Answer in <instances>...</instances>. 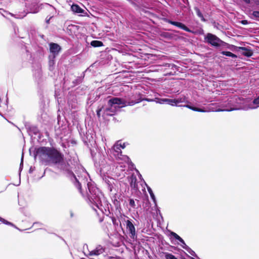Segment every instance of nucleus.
<instances>
[{"mask_svg":"<svg viewBox=\"0 0 259 259\" xmlns=\"http://www.w3.org/2000/svg\"><path fill=\"white\" fill-rule=\"evenodd\" d=\"M249 98H244L237 96L223 97L219 103L220 108L215 111H232L234 110L255 109L259 107V95L250 103Z\"/></svg>","mask_w":259,"mask_h":259,"instance_id":"obj_1","label":"nucleus"},{"mask_svg":"<svg viewBox=\"0 0 259 259\" xmlns=\"http://www.w3.org/2000/svg\"><path fill=\"white\" fill-rule=\"evenodd\" d=\"M33 154L34 159L38 156L41 161L53 164H57L64 158L63 154L53 147H39L35 149Z\"/></svg>","mask_w":259,"mask_h":259,"instance_id":"obj_2","label":"nucleus"},{"mask_svg":"<svg viewBox=\"0 0 259 259\" xmlns=\"http://www.w3.org/2000/svg\"><path fill=\"white\" fill-rule=\"evenodd\" d=\"M108 107L98 108L96 110L97 116L99 118L101 112H103V116H113L121 108L125 107L126 102L123 99L118 97H111L107 102Z\"/></svg>","mask_w":259,"mask_h":259,"instance_id":"obj_3","label":"nucleus"},{"mask_svg":"<svg viewBox=\"0 0 259 259\" xmlns=\"http://www.w3.org/2000/svg\"><path fill=\"white\" fill-rule=\"evenodd\" d=\"M57 168L63 171L67 175L74 186L78 189L79 192L82 194L81 183L83 181L85 183L84 179L82 176H78L77 177L70 169V165L64 161V159L59 163L56 164Z\"/></svg>","mask_w":259,"mask_h":259,"instance_id":"obj_4","label":"nucleus"},{"mask_svg":"<svg viewBox=\"0 0 259 259\" xmlns=\"http://www.w3.org/2000/svg\"><path fill=\"white\" fill-rule=\"evenodd\" d=\"M204 41L212 47L218 48L221 47H225L227 43L221 40L214 34L211 33H206L204 37Z\"/></svg>","mask_w":259,"mask_h":259,"instance_id":"obj_5","label":"nucleus"},{"mask_svg":"<svg viewBox=\"0 0 259 259\" xmlns=\"http://www.w3.org/2000/svg\"><path fill=\"white\" fill-rule=\"evenodd\" d=\"M163 20L164 22H165L166 23H168L172 25H174L181 29H183L187 32H190L193 34H195V35H203L204 34V30L202 28H200L199 29H196L195 30H191L190 28H189L188 27H187L185 24H184V23H183L182 22L174 21L171 20L170 19H168L167 18H164Z\"/></svg>","mask_w":259,"mask_h":259,"instance_id":"obj_6","label":"nucleus"},{"mask_svg":"<svg viewBox=\"0 0 259 259\" xmlns=\"http://www.w3.org/2000/svg\"><path fill=\"white\" fill-rule=\"evenodd\" d=\"M176 100V104H177V107H182V105H179V103H187V98L184 95H181L179 97H178L177 99H175ZM183 107H187L190 109H191L193 111H197V112H206V110H205L204 109L195 107L194 106H191L189 105H183Z\"/></svg>","mask_w":259,"mask_h":259,"instance_id":"obj_7","label":"nucleus"},{"mask_svg":"<svg viewBox=\"0 0 259 259\" xmlns=\"http://www.w3.org/2000/svg\"><path fill=\"white\" fill-rule=\"evenodd\" d=\"M58 125L55 126V132L56 136L61 138V136L65 133L66 130V124L63 120H61L60 115H58Z\"/></svg>","mask_w":259,"mask_h":259,"instance_id":"obj_8","label":"nucleus"},{"mask_svg":"<svg viewBox=\"0 0 259 259\" xmlns=\"http://www.w3.org/2000/svg\"><path fill=\"white\" fill-rule=\"evenodd\" d=\"M80 135L83 143L88 148H91V147L93 146L95 143V141L94 140V134L92 132H90L89 131H88L85 134H83V135H82L80 133Z\"/></svg>","mask_w":259,"mask_h":259,"instance_id":"obj_9","label":"nucleus"},{"mask_svg":"<svg viewBox=\"0 0 259 259\" xmlns=\"http://www.w3.org/2000/svg\"><path fill=\"white\" fill-rule=\"evenodd\" d=\"M83 179H84L85 184L83 181L82 183H81V185L82 184L87 185L88 189L89 192L90 193V194H98V192H99V190L95 185V184L92 182H88V179L86 178L85 176L83 177Z\"/></svg>","mask_w":259,"mask_h":259,"instance_id":"obj_10","label":"nucleus"},{"mask_svg":"<svg viewBox=\"0 0 259 259\" xmlns=\"http://www.w3.org/2000/svg\"><path fill=\"white\" fill-rule=\"evenodd\" d=\"M50 52L52 54L50 56L57 57L61 52V47L57 43L50 42L49 44Z\"/></svg>","mask_w":259,"mask_h":259,"instance_id":"obj_11","label":"nucleus"},{"mask_svg":"<svg viewBox=\"0 0 259 259\" xmlns=\"http://www.w3.org/2000/svg\"><path fill=\"white\" fill-rule=\"evenodd\" d=\"M26 7L29 13H33L35 14L39 12V7L38 6V4L34 1L31 3H30L28 1L26 3Z\"/></svg>","mask_w":259,"mask_h":259,"instance_id":"obj_12","label":"nucleus"},{"mask_svg":"<svg viewBox=\"0 0 259 259\" xmlns=\"http://www.w3.org/2000/svg\"><path fill=\"white\" fill-rule=\"evenodd\" d=\"M126 229L129 232L130 237L134 239L136 237L135 227L133 223L130 220L126 221Z\"/></svg>","mask_w":259,"mask_h":259,"instance_id":"obj_13","label":"nucleus"},{"mask_svg":"<svg viewBox=\"0 0 259 259\" xmlns=\"http://www.w3.org/2000/svg\"><path fill=\"white\" fill-rule=\"evenodd\" d=\"M71 11L75 14H81V16H85L87 13L79 5L73 4L71 6Z\"/></svg>","mask_w":259,"mask_h":259,"instance_id":"obj_14","label":"nucleus"},{"mask_svg":"<svg viewBox=\"0 0 259 259\" xmlns=\"http://www.w3.org/2000/svg\"><path fill=\"white\" fill-rule=\"evenodd\" d=\"M130 186L132 189L134 190L132 192V194L135 193H136L138 189V183L136 177L134 175H132L130 178Z\"/></svg>","mask_w":259,"mask_h":259,"instance_id":"obj_15","label":"nucleus"},{"mask_svg":"<svg viewBox=\"0 0 259 259\" xmlns=\"http://www.w3.org/2000/svg\"><path fill=\"white\" fill-rule=\"evenodd\" d=\"M25 127L30 135H34L36 136L39 133V130L35 125L28 124L25 125Z\"/></svg>","mask_w":259,"mask_h":259,"instance_id":"obj_16","label":"nucleus"},{"mask_svg":"<svg viewBox=\"0 0 259 259\" xmlns=\"http://www.w3.org/2000/svg\"><path fill=\"white\" fill-rule=\"evenodd\" d=\"M105 252V248L101 245H99L96 247L95 249L90 251V255H99L103 254Z\"/></svg>","mask_w":259,"mask_h":259,"instance_id":"obj_17","label":"nucleus"},{"mask_svg":"<svg viewBox=\"0 0 259 259\" xmlns=\"http://www.w3.org/2000/svg\"><path fill=\"white\" fill-rule=\"evenodd\" d=\"M118 142H119V141H118L114 145L112 150L113 155L120 158V156H122V151L120 147L118 146Z\"/></svg>","mask_w":259,"mask_h":259,"instance_id":"obj_18","label":"nucleus"},{"mask_svg":"<svg viewBox=\"0 0 259 259\" xmlns=\"http://www.w3.org/2000/svg\"><path fill=\"white\" fill-rule=\"evenodd\" d=\"M141 96V95L139 94V98L136 101H132L128 103V105L130 106H132L136 103H139L142 101H146L148 102L154 101V99H149V98H142Z\"/></svg>","mask_w":259,"mask_h":259,"instance_id":"obj_19","label":"nucleus"},{"mask_svg":"<svg viewBox=\"0 0 259 259\" xmlns=\"http://www.w3.org/2000/svg\"><path fill=\"white\" fill-rule=\"evenodd\" d=\"M240 51H244L242 53V55L247 57H250L253 55V52L251 50L247 48L241 47L238 48Z\"/></svg>","mask_w":259,"mask_h":259,"instance_id":"obj_20","label":"nucleus"},{"mask_svg":"<svg viewBox=\"0 0 259 259\" xmlns=\"http://www.w3.org/2000/svg\"><path fill=\"white\" fill-rule=\"evenodd\" d=\"M56 57L52 56H49V69L51 71L54 69Z\"/></svg>","mask_w":259,"mask_h":259,"instance_id":"obj_21","label":"nucleus"},{"mask_svg":"<svg viewBox=\"0 0 259 259\" xmlns=\"http://www.w3.org/2000/svg\"><path fill=\"white\" fill-rule=\"evenodd\" d=\"M197 16L200 19L201 21L204 22L207 21V19H206L200 10L197 7H194V8Z\"/></svg>","mask_w":259,"mask_h":259,"instance_id":"obj_22","label":"nucleus"},{"mask_svg":"<svg viewBox=\"0 0 259 259\" xmlns=\"http://www.w3.org/2000/svg\"><path fill=\"white\" fill-rule=\"evenodd\" d=\"M104 181L105 187L108 190L109 192H111L113 188V185L111 183L107 178L103 179Z\"/></svg>","mask_w":259,"mask_h":259,"instance_id":"obj_23","label":"nucleus"},{"mask_svg":"<svg viewBox=\"0 0 259 259\" xmlns=\"http://www.w3.org/2000/svg\"><path fill=\"white\" fill-rule=\"evenodd\" d=\"M87 88L85 86H80L75 90V94L81 95L85 94Z\"/></svg>","mask_w":259,"mask_h":259,"instance_id":"obj_24","label":"nucleus"},{"mask_svg":"<svg viewBox=\"0 0 259 259\" xmlns=\"http://www.w3.org/2000/svg\"><path fill=\"white\" fill-rule=\"evenodd\" d=\"M90 45L94 48L100 47L104 46L103 42L102 41L98 40H92L91 42Z\"/></svg>","mask_w":259,"mask_h":259,"instance_id":"obj_25","label":"nucleus"},{"mask_svg":"<svg viewBox=\"0 0 259 259\" xmlns=\"http://www.w3.org/2000/svg\"><path fill=\"white\" fill-rule=\"evenodd\" d=\"M33 75L35 78L39 79L41 76V70L39 65H38L37 68L33 72Z\"/></svg>","mask_w":259,"mask_h":259,"instance_id":"obj_26","label":"nucleus"},{"mask_svg":"<svg viewBox=\"0 0 259 259\" xmlns=\"http://www.w3.org/2000/svg\"><path fill=\"white\" fill-rule=\"evenodd\" d=\"M7 103H8V99H7L6 103H3L1 101V99H0V115L2 116V117H4V116L1 112V110H5L7 109V108H8Z\"/></svg>","mask_w":259,"mask_h":259,"instance_id":"obj_27","label":"nucleus"},{"mask_svg":"<svg viewBox=\"0 0 259 259\" xmlns=\"http://www.w3.org/2000/svg\"><path fill=\"white\" fill-rule=\"evenodd\" d=\"M175 99H166L165 104L169 105L172 106H177Z\"/></svg>","mask_w":259,"mask_h":259,"instance_id":"obj_28","label":"nucleus"},{"mask_svg":"<svg viewBox=\"0 0 259 259\" xmlns=\"http://www.w3.org/2000/svg\"><path fill=\"white\" fill-rule=\"evenodd\" d=\"M221 54L223 55L230 57L232 58H236L237 57L236 55L229 51H222Z\"/></svg>","mask_w":259,"mask_h":259,"instance_id":"obj_29","label":"nucleus"},{"mask_svg":"<svg viewBox=\"0 0 259 259\" xmlns=\"http://www.w3.org/2000/svg\"><path fill=\"white\" fill-rule=\"evenodd\" d=\"M250 17L252 19L259 21V11H253Z\"/></svg>","mask_w":259,"mask_h":259,"instance_id":"obj_30","label":"nucleus"},{"mask_svg":"<svg viewBox=\"0 0 259 259\" xmlns=\"http://www.w3.org/2000/svg\"><path fill=\"white\" fill-rule=\"evenodd\" d=\"M84 76H78L74 80L72 81V83L74 85H76L81 83L83 79Z\"/></svg>","mask_w":259,"mask_h":259,"instance_id":"obj_31","label":"nucleus"},{"mask_svg":"<svg viewBox=\"0 0 259 259\" xmlns=\"http://www.w3.org/2000/svg\"><path fill=\"white\" fill-rule=\"evenodd\" d=\"M164 67L172 69L173 70H178V67L174 64H170V63H166L164 65Z\"/></svg>","mask_w":259,"mask_h":259,"instance_id":"obj_32","label":"nucleus"},{"mask_svg":"<svg viewBox=\"0 0 259 259\" xmlns=\"http://www.w3.org/2000/svg\"><path fill=\"white\" fill-rule=\"evenodd\" d=\"M225 47H226L228 49H229L233 51H240V50H239V49H238V48H239L240 47H237L236 46H234L233 45H229L228 44H227V45Z\"/></svg>","mask_w":259,"mask_h":259,"instance_id":"obj_33","label":"nucleus"},{"mask_svg":"<svg viewBox=\"0 0 259 259\" xmlns=\"http://www.w3.org/2000/svg\"><path fill=\"white\" fill-rule=\"evenodd\" d=\"M166 98H155L154 99V101L156 103H159L160 104H165Z\"/></svg>","mask_w":259,"mask_h":259,"instance_id":"obj_34","label":"nucleus"},{"mask_svg":"<svg viewBox=\"0 0 259 259\" xmlns=\"http://www.w3.org/2000/svg\"><path fill=\"white\" fill-rule=\"evenodd\" d=\"M170 234L172 236H173L176 240H179L180 242L183 241V239L179 236L177 233L174 232H171Z\"/></svg>","mask_w":259,"mask_h":259,"instance_id":"obj_35","label":"nucleus"},{"mask_svg":"<svg viewBox=\"0 0 259 259\" xmlns=\"http://www.w3.org/2000/svg\"><path fill=\"white\" fill-rule=\"evenodd\" d=\"M165 258L166 259H178L173 254L167 252L165 253Z\"/></svg>","mask_w":259,"mask_h":259,"instance_id":"obj_36","label":"nucleus"},{"mask_svg":"<svg viewBox=\"0 0 259 259\" xmlns=\"http://www.w3.org/2000/svg\"><path fill=\"white\" fill-rule=\"evenodd\" d=\"M180 242L182 243L181 246L184 249H186L187 251H189V250H191V248L186 244V243L184 240H183V241H182Z\"/></svg>","mask_w":259,"mask_h":259,"instance_id":"obj_37","label":"nucleus"},{"mask_svg":"<svg viewBox=\"0 0 259 259\" xmlns=\"http://www.w3.org/2000/svg\"><path fill=\"white\" fill-rule=\"evenodd\" d=\"M127 158L128 159V160H130L129 162H128V166H129V167L131 168V169H135V164L132 162V161L130 159V158L127 157Z\"/></svg>","mask_w":259,"mask_h":259,"instance_id":"obj_38","label":"nucleus"},{"mask_svg":"<svg viewBox=\"0 0 259 259\" xmlns=\"http://www.w3.org/2000/svg\"><path fill=\"white\" fill-rule=\"evenodd\" d=\"M27 13H25V12L21 13V14L18 15L17 18H20V19H22L26 16Z\"/></svg>","mask_w":259,"mask_h":259,"instance_id":"obj_39","label":"nucleus"},{"mask_svg":"<svg viewBox=\"0 0 259 259\" xmlns=\"http://www.w3.org/2000/svg\"><path fill=\"white\" fill-rule=\"evenodd\" d=\"M23 157H24L23 154H22L21 158V162H20V167H19V171H21L22 169L23 165Z\"/></svg>","mask_w":259,"mask_h":259,"instance_id":"obj_40","label":"nucleus"},{"mask_svg":"<svg viewBox=\"0 0 259 259\" xmlns=\"http://www.w3.org/2000/svg\"><path fill=\"white\" fill-rule=\"evenodd\" d=\"M145 184L147 188V190H148V191L149 194H154L152 189L149 186H148L145 183Z\"/></svg>","mask_w":259,"mask_h":259,"instance_id":"obj_41","label":"nucleus"},{"mask_svg":"<svg viewBox=\"0 0 259 259\" xmlns=\"http://www.w3.org/2000/svg\"><path fill=\"white\" fill-rule=\"evenodd\" d=\"M129 204H130V206H131L132 207H135V201L134 200V199H131L130 200Z\"/></svg>","mask_w":259,"mask_h":259,"instance_id":"obj_42","label":"nucleus"},{"mask_svg":"<svg viewBox=\"0 0 259 259\" xmlns=\"http://www.w3.org/2000/svg\"><path fill=\"white\" fill-rule=\"evenodd\" d=\"M118 146L119 147H120V148L124 149L125 147V143H123L122 144L121 143H120L119 142H118Z\"/></svg>","mask_w":259,"mask_h":259,"instance_id":"obj_43","label":"nucleus"},{"mask_svg":"<svg viewBox=\"0 0 259 259\" xmlns=\"http://www.w3.org/2000/svg\"><path fill=\"white\" fill-rule=\"evenodd\" d=\"M240 23L243 25H247L249 24V22L247 20H242Z\"/></svg>","mask_w":259,"mask_h":259,"instance_id":"obj_44","label":"nucleus"},{"mask_svg":"<svg viewBox=\"0 0 259 259\" xmlns=\"http://www.w3.org/2000/svg\"><path fill=\"white\" fill-rule=\"evenodd\" d=\"M53 16H50L49 18L48 17H47L46 18V23L49 24L50 23V21L53 18Z\"/></svg>","mask_w":259,"mask_h":259,"instance_id":"obj_45","label":"nucleus"},{"mask_svg":"<svg viewBox=\"0 0 259 259\" xmlns=\"http://www.w3.org/2000/svg\"><path fill=\"white\" fill-rule=\"evenodd\" d=\"M256 6H259V0H252Z\"/></svg>","mask_w":259,"mask_h":259,"instance_id":"obj_46","label":"nucleus"},{"mask_svg":"<svg viewBox=\"0 0 259 259\" xmlns=\"http://www.w3.org/2000/svg\"><path fill=\"white\" fill-rule=\"evenodd\" d=\"M4 223L5 224H7V225H12V224L11 223L7 221V220H5V221H4Z\"/></svg>","mask_w":259,"mask_h":259,"instance_id":"obj_47","label":"nucleus"},{"mask_svg":"<svg viewBox=\"0 0 259 259\" xmlns=\"http://www.w3.org/2000/svg\"><path fill=\"white\" fill-rule=\"evenodd\" d=\"M192 255H194L195 252L191 249V250H189L188 251Z\"/></svg>","mask_w":259,"mask_h":259,"instance_id":"obj_48","label":"nucleus"},{"mask_svg":"<svg viewBox=\"0 0 259 259\" xmlns=\"http://www.w3.org/2000/svg\"><path fill=\"white\" fill-rule=\"evenodd\" d=\"M243 1L246 4H249L250 3V0H243Z\"/></svg>","mask_w":259,"mask_h":259,"instance_id":"obj_49","label":"nucleus"},{"mask_svg":"<svg viewBox=\"0 0 259 259\" xmlns=\"http://www.w3.org/2000/svg\"><path fill=\"white\" fill-rule=\"evenodd\" d=\"M34 170V168H33L32 167H30V168H29V173H31L32 172V171Z\"/></svg>","mask_w":259,"mask_h":259,"instance_id":"obj_50","label":"nucleus"},{"mask_svg":"<svg viewBox=\"0 0 259 259\" xmlns=\"http://www.w3.org/2000/svg\"><path fill=\"white\" fill-rule=\"evenodd\" d=\"M93 102H94L93 100H91L90 98L88 99V103L93 104Z\"/></svg>","mask_w":259,"mask_h":259,"instance_id":"obj_51","label":"nucleus"},{"mask_svg":"<svg viewBox=\"0 0 259 259\" xmlns=\"http://www.w3.org/2000/svg\"><path fill=\"white\" fill-rule=\"evenodd\" d=\"M134 170L136 171V172L138 174V175H139V174H140L139 171L136 168V167H135Z\"/></svg>","mask_w":259,"mask_h":259,"instance_id":"obj_52","label":"nucleus"},{"mask_svg":"<svg viewBox=\"0 0 259 259\" xmlns=\"http://www.w3.org/2000/svg\"><path fill=\"white\" fill-rule=\"evenodd\" d=\"M0 221L3 222V223H4V221H5V220L4 219L0 217Z\"/></svg>","mask_w":259,"mask_h":259,"instance_id":"obj_53","label":"nucleus"},{"mask_svg":"<svg viewBox=\"0 0 259 259\" xmlns=\"http://www.w3.org/2000/svg\"><path fill=\"white\" fill-rule=\"evenodd\" d=\"M152 199L155 201V195H150Z\"/></svg>","mask_w":259,"mask_h":259,"instance_id":"obj_54","label":"nucleus"},{"mask_svg":"<svg viewBox=\"0 0 259 259\" xmlns=\"http://www.w3.org/2000/svg\"><path fill=\"white\" fill-rule=\"evenodd\" d=\"M167 74H169V75H172V74H174V73H172L171 72H169V73H167Z\"/></svg>","mask_w":259,"mask_h":259,"instance_id":"obj_55","label":"nucleus"},{"mask_svg":"<svg viewBox=\"0 0 259 259\" xmlns=\"http://www.w3.org/2000/svg\"><path fill=\"white\" fill-rule=\"evenodd\" d=\"M140 179H141L142 178V175H141V174H139V175H138Z\"/></svg>","mask_w":259,"mask_h":259,"instance_id":"obj_56","label":"nucleus"},{"mask_svg":"<svg viewBox=\"0 0 259 259\" xmlns=\"http://www.w3.org/2000/svg\"><path fill=\"white\" fill-rule=\"evenodd\" d=\"M103 219H100V220H99V222H102V221H103Z\"/></svg>","mask_w":259,"mask_h":259,"instance_id":"obj_57","label":"nucleus"},{"mask_svg":"<svg viewBox=\"0 0 259 259\" xmlns=\"http://www.w3.org/2000/svg\"><path fill=\"white\" fill-rule=\"evenodd\" d=\"M131 3H132V4H133V5H135V3H134V2H133L132 1H131Z\"/></svg>","mask_w":259,"mask_h":259,"instance_id":"obj_58","label":"nucleus"},{"mask_svg":"<svg viewBox=\"0 0 259 259\" xmlns=\"http://www.w3.org/2000/svg\"><path fill=\"white\" fill-rule=\"evenodd\" d=\"M71 26H72V27H77V26H75V25H71Z\"/></svg>","mask_w":259,"mask_h":259,"instance_id":"obj_59","label":"nucleus"},{"mask_svg":"<svg viewBox=\"0 0 259 259\" xmlns=\"http://www.w3.org/2000/svg\"><path fill=\"white\" fill-rule=\"evenodd\" d=\"M73 99L74 100V102H75V101H76V99L75 98H73Z\"/></svg>","mask_w":259,"mask_h":259,"instance_id":"obj_60","label":"nucleus"},{"mask_svg":"<svg viewBox=\"0 0 259 259\" xmlns=\"http://www.w3.org/2000/svg\"><path fill=\"white\" fill-rule=\"evenodd\" d=\"M0 10H2V11H3L4 12H5V11H4L3 9H0Z\"/></svg>","mask_w":259,"mask_h":259,"instance_id":"obj_61","label":"nucleus"},{"mask_svg":"<svg viewBox=\"0 0 259 259\" xmlns=\"http://www.w3.org/2000/svg\"><path fill=\"white\" fill-rule=\"evenodd\" d=\"M71 217H72L73 216V214L71 213Z\"/></svg>","mask_w":259,"mask_h":259,"instance_id":"obj_62","label":"nucleus"},{"mask_svg":"<svg viewBox=\"0 0 259 259\" xmlns=\"http://www.w3.org/2000/svg\"><path fill=\"white\" fill-rule=\"evenodd\" d=\"M182 259H186V258H184V257H183V258H182Z\"/></svg>","mask_w":259,"mask_h":259,"instance_id":"obj_63","label":"nucleus"}]
</instances>
